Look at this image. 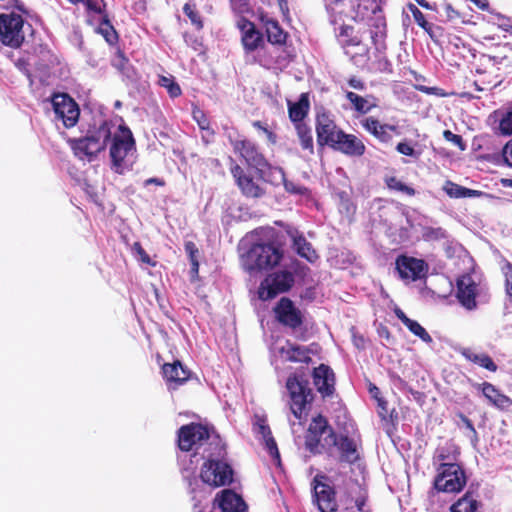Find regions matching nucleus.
<instances>
[{
	"label": "nucleus",
	"instance_id": "obj_1",
	"mask_svg": "<svg viewBox=\"0 0 512 512\" xmlns=\"http://www.w3.org/2000/svg\"><path fill=\"white\" fill-rule=\"evenodd\" d=\"M304 446L312 455L336 458L339 463L353 465L360 460L357 441L348 434L337 433L322 414L311 419L304 435Z\"/></svg>",
	"mask_w": 512,
	"mask_h": 512
},
{
	"label": "nucleus",
	"instance_id": "obj_2",
	"mask_svg": "<svg viewBox=\"0 0 512 512\" xmlns=\"http://www.w3.org/2000/svg\"><path fill=\"white\" fill-rule=\"evenodd\" d=\"M240 256H284L286 235L273 227H258L239 243Z\"/></svg>",
	"mask_w": 512,
	"mask_h": 512
},
{
	"label": "nucleus",
	"instance_id": "obj_3",
	"mask_svg": "<svg viewBox=\"0 0 512 512\" xmlns=\"http://www.w3.org/2000/svg\"><path fill=\"white\" fill-rule=\"evenodd\" d=\"M112 126L110 121L100 120L89 127L84 137L70 139L69 144L74 154L83 159L105 150L112 137Z\"/></svg>",
	"mask_w": 512,
	"mask_h": 512
},
{
	"label": "nucleus",
	"instance_id": "obj_4",
	"mask_svg": "<svg viewBox=\"0 0 512 512\" xmlns=\"http://www.w3.org/2000/svg\"><path fill=\"white\" fill-rule=\"evenodd\" d=\"M307 267L303 266L297 258H291V263L284 270L268 274L260 283L258 297L262 301L275 298L278 294L288 292L294 285L295 275H306Z\"/></svg>",
	"mask_w": 512,
	"mask_h": 512
},
{
	"label": "nucleus",
	"instance_id": "obj_5",
	"mask_svg": "<svg viewBox=\"0 0 512 512\" xmlns=\"http://www.w3.org/2000/svg\"><path fill=\"white\" fill-rule=\"evenodd\" d=\"M286 389L289 407L294 417L298 420L306 418L315 398L309 381L296 373L292 374L286 380Z\"/></svg>",
	"mask_w": 512,
	"mask_h": 512
},
{
	"label": "nucleus",
	"instance_id": "obj_6",
	"mask_svg": "<svg viewBox=\"0 0 512 512\" xmlns=\"http://www.w3.org/2000/svg\"><path fill=\"white\" fill-rule=\"evenodd\" d=\"M465 471L458 463H439L434 488L439 492L458 493L466 485Z\"/></svg>",
	"mask_w": 512,
	"mask_h": 512
},
{
	"label": "nucleus",
	"instance_id": "obj_7",
	"mask_svg": "<svg viewBox=\"0 0 512 512\" xmlns=\"http://www.w3.org/2000/svg\"><path fill=\"white\" fill-rule=\"evenodd\" d=\"M200 479L212 487L227 486L233 481V469L227 462L209 457L201 466Z\"/></svg>",
	"mask_w": 512,
	"mask_h": 512
},
{
	"label": "nucleus",
	"instance_id": "obj_8",
	"mask_svg": "<svg viewBox=\"0 0 512 512\" xmlns=\"http://www.w3.org/2000/svg\"><path fill=\"white\" fill-rule=\"evenodd\" d=\"M340 44L351 60L358 62L369 59L370 48L363 43L362 33L351 25H342L339 30Z\"/></svg>",
	"mask_w": 512,
	"mask_h": 512
},
{
	"label": "nucleus",
	"instance_id": "obj_9",
	"mask_svg": "<svg viewBox=\"0 0 512 512\" xmlns=\"http://www.w3.org/2000/svg\"><path fill=\"white\" fill-rule=\"evenodd\" d=\"M315 130L317 145L321 148L328 146L331 149L344 131L335 122L329 111L322 109L315 115Z\"/></svg>",
	"mask_w": 512,
	"mask_h": 512
},
{
	"label": "nucleus",
	"instance_id": "obj_10",
	"mask_svg": "<svg viewBox=\"0 0 512 512\" xmlns=\"http://www.w3.org/2000/svg\"><path fill=\"white\" fill-rule=\"evenodd\" d=\"M120 134H115L112 138L110 147V158L112 169L118 173H123V163L128 153L135 148V140L131 130L125 125L119 126Z\"/></svg>",
	"mask_w": 512,
	"mask_h": 512
},
{
	"label": "nucleus",
	"instance_id": "obj_11",
	"mask_svg": "<svg viewBox=\"0 0 512 512\" xmlns=\"http://www.w3.org/2000/svg\"><path fill=\"white\" fill-rule=\"evenodd\" d=\"M211 429L207 425L191 422L177 431V446L183 452L202 446L210 438Z\"/></svg>",
	"mask_w": 512,
	"mask_h": 512
},
{
	"label": "nucleus",
	"instance_id": "obj_12",
	"mask_svg": "<svg viewBox=\"0 0 512 512\" xmlns=\"http://www.w3.org/2000/svg\"><path fill=\"white\" fill-rule=\"evenodd\" d=\"M51 101L55 119L61 121L65 128L74 127L80 116L77 102L67 93H55Z\"/></svg>",
	"mask_w": 512,
	"mask_h": 512
},
{
	"label": "nucleus",
	"instance_id": "obj_13",
	"mask_svg": "<svg viewBox=\"0 0 512 512\" xmlns=\"http://www.w3.org/2000/svg\"><path fill=\"white\" fill-rule=\"evenodd\" d=\"M23 24L24 20L19 14H1L0 39L2 43L12 48L20 47L24 41Z\"/></svg>",
	"mask_w": 512,
	"mask_h": 512
},
{
	"label": "nucleus",
	"instance_id": "obj_14",
	"mask_svg": "<svg viewBox=\"0 0 512 512\" xmlns=\"http://www.w3.org/2000/svg\"><path fill=\"white\" fill-rule=\"evenodd\" d=\"M276 320L284 327L296 330L304 324V315L288 297H282L273 308Z\"/></svg>",
	"mask_w": 512,
	"mask_h": 512
},
{
	"label": "nucleus",
	"instance_id": "obj_15",
	"mask_svg": "<svg viewBox=\"0 0 512 512\" xmlns=\"http://www.w3.org/2000/svg\"><path fill=\"white\" fill-rule=\"evenodd\" d=\"M325 475H316L313 479V497L320 512H336L338 504L335 489L323 480Z\"/></svg>",
	"mask_w": 512,
	"mask_h": 512
},
{
	"label": "nucleus",
	"instance_id": "obj_16",
	"mask_svg": "<svg viewBox=\"0 0 512 512\" xmlns=\"http://www.w3.org/2000/svg\"><path fill=\"white\" fill-rule=\"evenodd\" d=\"M231 145L234 152L239 154L240 157L245 160L246 164L255 169V171L261 169V167L267 166L268 160L254 142L243 138L232 140Z\"/></svg>",
	"mask_w": 512,
	"mask_h": 512
},
{
	"label": "nucleus",
	"instance_id": "obj_17",
	"mask_svg": "<svg viewBox=\"0 0 512 512\" xmlns=\"http://www.w3.org/2000/svg\"><path fill=\"white\" fill-rule=\"evenodd\" d=\"M428 264L423 258H396V271L404 281H417L427 277Z\"/></svg>",
	"mask_w": 512,
	"mask_h": 512
},
{
	"label": "nucleus",
	"instance_id": "obj_18",
	"mask_svg": "<svg viewBox=\"0 0 512 512\" xmlns=\"http://www.w3.org/2000/svg\"><path fill=\"white\" fill-rule=\"evenodd\" d=\"M231 174L241 193L247 198H261L266 195V189L259 185L252 176L247 175L244 169L235 164L231 167Z\"/></svg>",
	"mask_w": 512,
	"mask_h": 512
},
{
	"label": "nucleus",
	"instance_id": "obj_19",
	"mask_svg": "<svg viewBox=\"0 0 512 512\" xmlns=\"http://www.w3.org/2000/svg\"><path fill=\"white\" fill-rule=\"evenodd\" d=\"M237 27L241 31V43L246 53H252L264 44L262 33L249 19L241 17Z\"/></svg>",
	"mask_w": 512,
	"mask_h": 512
},
{
	"label": "nucleus",
	"instance_id": "obj_20",
	"mask_svg": "<svg viewBox=\"0 0 512 512\" xmlns=\"http://www.w3.org/2000/svg\"><path fill=\"white\" fill-rule=\"evenodd\" d=\"M162 376L169 390H176L191 377V372L179 360L162 365Z\"/></svg>",
	"mask_w": 512,
	"mask_h": 512
},
{
	"label": "nucleus",
	"instance_id": "obj_21",
	"mask_svg": "<svg viewBox=\"0 0 512 512\" xmlns=\"http://www.w3.org/2000/svg\"><path fill=\"white\" fill-rule=\"evenodd\" d=\"M313 383L323 398L331 397L335 392V374L326 364L313 369Z\"/></svg>",
	"mask_w": 512,
	"mask_h": 512
},
{
	"label": "nucleus",
	"instance_id": "obj_22",
	"mask_svg": "<svg viewBox=\"0 0 512 512\" xmlns=\"http://www.w3.org/2000/svg\"><path fill=\"white\" fill-rule=\"evenodd\" d=\"M477 287L473 278L468 274L462 275L457 280L456 297L460 304L468 310L475 309L477 306Z\"/></svg>",
	"mask_w": 512,
	"mask_h": 512
},
{
	"label": "nucleus",
	"instance_id": "obj_23",
	"mask_svg": "<svg viewBox=\"0 0 512 512\" xmlns=\"http://www.w3.org/2000/svg\"><path fill=\"white\" fill-rule=\"evenodd\" d=\"M349 157H361L366 152V146L363 141L354 134L343 131L339 139L332 148Z\"/></svg>",
	"mask_w": 512,
	"mask_h": 512
},
{
	"label": "nucleus",
	"instance_id": "obj_24",
	"mask_svg": "<svg viewBox=\"0 0 512 512\" xmlns=\"http://www.w3.org/2000/svg\"><path fill=\"white\" fill-rule=\"evenodd\" d=\"M473 387L480 391L487 401L498 409L505 410L512 405V400L490 382L474 383Z\"/></svg>",
	"mask_w": 512,
	"mask_h": 512
},
{
	"label": "nucleus",
	"instance_id": "obj_25",
	"mask_svg": "<svg viewBox=\"0 0 512 512\" xmlns=\"http://www.w3.org/2000/svg\"><path fill=\"white\" fill-rule=\"evenodd\" d=\"M222 512H246L247 505L243 498L230 489H224L216 495L215 502Z\"/></svg>",
	"mask_w": 512,
	"mask_h": 512
},
{
	"label": "nucleus",
	"instance_id": "obj_26",
	"mask_svg": "<svg viewBox=\"0 0 512 512\" xmlns=\"http://www.w3.org/2000/svg\"><path fill=\"white\" fill-rule=\"evenodd\" d=\"M284 234L286 235V241L290 240L291 248L298 256H310L315 253L312 244L297 228L288 225Z\"/></svg>",
	"mask_w": 512,
	"mask_h": 512
},
{
	"label": "nucleus",
	"instance_id": "obj_27",
	"mask_svg": "<svg viewBox=\"0 0 512 512\" xmlns=\"http://www.w3.org/2000/svg\"><path fill=\"white\" fill-rule=\"evenodd\" d=\"M370 38L377 52L382 53L386 50L387 24L384 16L378 15L372 19Z\"/></svg>",
	"mask_w": 512,
	"mask_h": 512
},
{
	"label": "nucleus",
	"instance_id": "obj_28",
	"mask_svg": "<svg viewBox=\"0 0 512 512\" xmlns=\"http://www.w3.org/2000/svg\"><path fill=\"white\" fill-rule=\"evenodd\" d=\"M288 116L293 124L302 123L310 111L309 93H302L296 102L287 101Z\"/></svg>",
	"mask_w": 512,
	"mask_h": 512
},
{
	"label": "nucleus",
	"instance_id": "obj_29",
	"mask_svg": "<svg viewBox=\"0 0 512 512\" xmlns=\"http://www.w3.org/2000/svg\"><path fill=\"white\" fill-rule=\"evenodd\" d=\"M360 123L365 131L374 136L380 142L389 143L392 140L391 134L385 132L384 124L380 123L377 118L373 116L365 117L360 121Z\"/></svg>",
	"mask_w": 512,
	"mask_h": 512
},
{
	"label": "nucleus",
	"instance_id": "obj_30",
	"mask_svg": "<svg viewBox=\"0 0 512 512\" xmlns=\"http://www.w3.org/2000/svg\"><path fill=\"white\" fill-rule=\"evenodd\" d=\"M460 354L467 360L470 361L490 372H496L498 366L493 359L486 353H476L471 348H462Z\"/></svg>",
	"mask_w": 512,
	"mask_h": 512
},
{
	"label": "nucleus",
	"instance_id": "obj_31",
	"mask_svg": "<svg viewBox=\"0 0 512 512\" xmlns=\"http://www.w3.org/2000/svg\"><path fill=\"white\" fill-rule=\"evenodd\" d=\"M395 315L408 328V330L411 333L419 337L423 342H432V337L425 330V328L422 327L421 324L418 323L416 320L410 319L400 308L395 309Z\"/></svg>",
	"mask_w": 512,
	"mask_h": 512
},
{
	"label": "nucleus",
	"instance_id": "obj_32",
	"mask_svg": "<svg viewBox=\"0 0 512 512\" xmlns=\"http://www.w3.org/2000/svg\"><path fill=\"white\" fill-rule=\"evenodd\" d=\"M481 503L473 491L468 490L461 498L451 505V512H480Z\"/></svg>",
	"mask_w": 512,
	"mask_h": 512
},
{
	"label": "nucleus",
	"instance_id": "obj_33",
	"mask_svg": "<svg viewBox=\"0 0 512 512\" xmlns=\"http://www.w3.org/2000/svg\"><path fill=\"white\" fill-rule=\"evenodd\" d=\"M245 258L243 266L251 275L269 270L280 263L282 258Z\"/></svg>",
	"mask_w": 512,
	"mask_h": 512
},
{
	"label": "nucleus",
	"instance_id": "obj_34",
	"mask_svg": "<svg viewBox=\"0 0 512 512\" xmlns=\"http://www.w3.org/2000/svg\"><path fill=\"white\" fill-rule=\"evenodd\" d=\"M267 40L272 45L283 46L286 44L288 33L274 19L267 20L265 23Z\"/></svg>",
	"mask_w": 512,
	"mask_h": 512
},
{
	"label": "nucleus",
	"instance_id": "obj_35",
	"mask_svg": "<svg viewBox=\"0 0 512 512\" xmlns=\"http://www.w3.org/2000/svg\"><path fill=\"white\" fill-rule=\"evenodd\" d=\"M257 177L271 185L278 186L284 181L285 172L281 167L273 166L267 161V166L256 171Z\"/></svg>",
	"mask_w": 512,
	"mask_h": 512
},
{
	"label": "nucleus",
	"instance_id": "obj_36",
	"mask_svg": "<svg viewBox=\"0 0 512 512\" xmlns=\"http://www.w3.org/2000/svg\"><path fill=\"white\" fill-rule=\"evenodd\" d=\"M300 146L309 154H314V140L311 127L305 122L294 124Z\"/></svg>",
	"mask_w": 512,
	"mask_h": 512
},
{
	"label": "nucleus",
	"instance_id": "obj_37",
	"mask_svg": "<svg viewBox=\"0 0 512 512\" xmlns=\"http://www.w3.org/2000/svg\"><path fill=\"white\" fill-rule=\"evenodd\" d=\"M96 32L101 34L110 45L117 44L119 36L110 21L109 14H105L104 17L99 19V26L97 27Z\"/></svg>",
	"mask_w": 512,
	"mask_h": 512
},
{
	"label": "nucleus",
	"instance_id": "obj_38",
	"mask_svg": "<svg viewBox=\"0 0 512 512\" xmlns=\"http://www.w3.org/2000/svg\"><path fill=\"white\" fill-rule=\"evenodd\" d=\"M286 357L291 362L310 363L312 358L310 356V349L304 346L288 344L287 349L284 350Z\"/></svg>",
	"mask_w": 512,
	"mask_h": 512
},
{
	"label": "nucleus",
	"instance_id": "obj_39",
	"mask_svg": "<svg viewBox=\"0 0 512 512\" xmlns=\"http://www.w3.org/2000/svg\"><path fill=\"white\" fill-rule=\"evenodd\" d=\"M111 65L117 69L122 75L127 78H131L134 72L129 59L125 56L124 52L118 48L115 52L114 57L111 60Z\"/></svg>",
	"mask_w": 512,
	"mask_h": 512
},
{
	"label": "nucleus",
	"instance_id": "obj_40",
	"mask_svg": "<svg viewBox=\"0 0 512 512\" xmlns=\"http://www.w3.org/2000/svg\"><path fill=\"white\" fill-rule=\"evenodd\" d=\"M368 494L362 490L357 497L353 500H347L346 505L342 508L341 512H372L367 508Z\"/></svg>",
	"mask_w": 512,
	"mask_h": 512
},
{
	"label": "nucleus",
	"instance_id": "obj_41",
	"mask_svg": "<svg viewBox=\"0 0 512 512\" xmlns=\"http://www.w3.org/2000/svg\"><path fill=\"white\" fill-rule=\"evenodd\" d=\"M158 85L165 88L171 98H177L182 94L180 85L176 82L175 77L172 75H160L158 79Z\"/></svg>",
	"mask_w": 512,
	"mask_h": 512
},
{
	"label": "nucleus",
	"instance_id": "obj_42",
	"mask_svg": "<svg viewBox=\"0 0 512 512\" xmlns=\"http://www.w3.org/2000/svg\"><path fill=\"white\" fill-rule=\"evenodd\" d=\"M183 13L189 18L191 24L197 31L204 28V21L195 3H185L183 6Z\"/></svg>",
	"mask_w": 512,
	"mask_h": 512
},
{
	"label": "nucleus",
	"instance_id": "obj_43",
	"mask_svg": "<svg viewBox=\"0 0 512 512\" xmlns=\"http://www.w3.org/2000/svg\"><path fill=\"white\" fill-rule=\"evenodd\" d=\"M384 183L390 190H395L408 196H414L416 194V191L413 187L403 183L395 176H385Z\"/></svg>",
	"mask_w": 512,
	"mask_h": 512
},
{
	"label": "nucleus",
	"instance_id": "obj_44",
	"mask_svg": "<svg viewBox=\"0 0 512 512\" xmlns=\"http://www.w3.org/2000/svg\"><path fill=\"white\" fill-rule=\"evenodd\" d=\"M409 11L411 12L415 22L432 38L434 39V35H433V25L431 23H429L424 14L419 10V8L412 4V3H409L407 5Z\"/></svg>",
	"mask_w": 512,
	"mask_h": 512
},
{
	"label": "nucleus",
	"instance_id": "obj_45",
	"mask_svg": "<svg viewBox=\"0 0 512 512\" xmlns=\"http://www.w3.org/2000/svg\"><path fill=\"white\" fill-rule=\"evenodd\" d=\"M443 190L452 198L469 197L474 192L473 190L460 186L450 180H447L443 185Z\"/></svg>",
	"mask_w": 512,
	"mask_h": 512
},
{
	"label": "nucleus",
	"instance_id": "obj_46",
	"mask_svg": "<svg viewBox=\"0 0 512 512\" xmlns=\"http://www.w3.org/2000/svg\"><path fill=\"white\" fill-rule=\"evenodd\" d=\"M83 4L85 5L89 15L88 23L91 25L94 23V18L90 17V13L97 14L100 18L104 17L105 14H108L104 0H84Z\"/></svg>",
	"mask_w": 512,
	"mask_h": 512
},
{
	"label": "nucleus",
	"instance_id": "obj_47",
	"mask_svg": "<svg viewBox=\"0 0 512 512\" xmlns=\"http://www.w3.org/2000/svg\"><path fill=\"white\" fill-rule=\"evenodd\" d=\"M346 99L353 105L355 111L360 114H366L369 112V107L366 105V98L360 96L352 91H347L345 94Z\"/></svg>",
	"mask_w": 512,
	"mask_h": 512
},
{
	"label": "nucleus",
	"instance_id": "obj_48",
	"mask_svg": "<svg viewBox=\"0 0 512 512\" xmlns=\"http://www.w3.org/2000/svg\"><path fill=\"white\" fill-rule=\"evenodd\" d=\"M501 270L505 277L506 292L510 302L512 303V264L506 260L503 261Z\"/></svg>",
	"mask_w": 512,
	"mask_h": 512
},
{
	"label": "nucleus",
	"instance_id": "obj_49",
	"mask_svg": "<svg viewBox=\"0 0 512 512\" xmlns=\"http://www.w3.org/2000/svg\"><path fill=\"white\" fill-rule=\"evenodd\" d=\"M193 116L201 130H205L210 136L214 135V131L210 127L209 119L201 110L195 111Z\"/></svg>",
	"mask_w": 512,
	"mask_h": 512
},
{
	"label": "nucleus",
	"instance_id": "obj_50",
	"mask_svg": "<svg viewBox=\"0 0 512 512\" xmlns=\"http://www.w3.org/2000/svg\"><path fill=\"white\" fill-rule=\"evenodd\" d=\"M443 137L446 141L452 143L453 145L457 146L461 151H464L466 149V143L464 142L461 135L454 134L450 130H444L443 131Z\"/></svg>",
	"mask_w": 512,
	"mask_h": 512
},
{
	"label": "nucleus",
	"instance_id": "obj_51",
	"mask_svg": "<svg viewBox=\"0 0 512 512\" xmlns=\"http://www.w3.org/2000/svg\"><path fill=\"white\" fill-rule=\"evenodd\" d=\"M499 130L503 135H512V110L505 113L501 118Z\"/></svg>",
	"mask_w": 512,
	"mask_h": 512
},
{
	"label": "nucleus",
	"instance_id": "obj_52",
	"mask_svg": "<svg viewBox=\"0 0 512 512\" xmlns=\"http://www.w3.org/2000/svg\"><path fill=\"white\" fill-rule=\"evenodd\" d=\"M423 237L426 240H437V239L445 238L446 231L441 227H438V228L427 227L423 231Z\"/></svg>",
	"mask_w": 512,
	"mask_h": 512
},
{
	"label": "nucleus",
	"instance_id": "obj_53",
	"mask_svg": "<svg viewBox=\"0 0 512 512\" xmlns=\"http://www.w3.org/2000/svg\"><path fill=\"white\" fill-rule=\"evenodd\" d=\"M284 185L285 190L288 193L295 194V195H305L307 193V188L294 183L293 181H289L284 177V181L282 182Z\"/></svg>",
	"mask_w": 512,
	"mask_h": 512
},
{
	"label": "nucleus",
	"instance_id": "obj_54",
	"mask_svg": "<svg viewBox=\"0 0 512 512\" xmlns=\"http://www.w3.org/2000/svg\"><path fill=\"white\" fill-rule=\"evenodd\" d=\"M396 151L402 155L418 158L420 153L407 142H399L396 146Z\"/></svg>",
	"mask_w": 512,
	"mask_h": 512
},
{
	"label": "nucleus",
	"instance_id": "obj_55",
	"mask_svg": "<svg viewBox=\"0 0 512 512\" xmlns=\"http://www.w3.org/2000/svg\"><path fill=\"white\" fill-rule=\"evenodd\" d=\"M264 440H265L266 448H267L268 452L270 453V455L279 461L280 454L278 451L277 443H276L275 439L273 438L272 434L267 437H264Z\"/></svg>",
	"mask_w": 512,
	"mask_h": 512
},
{
	"label": "nucleus",
	"instance_id": "obj_56",
	"mask_svg": "<svg viewBox=\"0 0 512 512\" xmlns=\"http://www.w3.org/2000/svg\"><path fill=\"white\" fill-rule=\"evenodd\" d=\"M253 127L256 128L257 130H261L263 131L267 138L272 142V143H275L276 141V134L274 132H272L271 130L268 129V127L266 126V124H264L263 122L257 120V121H254L252 123Z\"/></svg>",
	"mask_w": 512,
	"mask_h": 512
},
{
	"label": "nucleus",
	"instance_id": "obj_57",
	"mask_svg": "<svg viewBox=\"0 0 512 512\" xmlns=\"http://www.w3.org/2000/svg\"><path fill=\"white\" fill-rule=\"evenodd\" d=\"M505 163L512 167V139L509 140L502 150Z\"/></svg>",
	"mask_w": 512,
	"mask_h": 512
},
{
	"label": "nucleus",
	"instance_id": "obj_58",
	"mask_svg": "<svg viewBox=\"0 0 512 512\" xmlns=\"http://www.w3.org/2000/svg\"><path fill=\"white\" fill-rule=\"evenodd\" d=\"M444 12L447 20L449 21H454L460 18V13L449 3L444 6Z\"/></svg>",
	"mask_w": 512,
	"mask_h": 512
},
{
	"label": "nucleus",
	"instance_id": "obj_59",
	"mask_svg": "<svg viewBox=\"0 0 512 512\" xmlns=\"http://www.w3.org/2000/svg\"><path fill=\"white\" fill-rule=\"evenodd\" d=\"M341 210H344L346 214H354L356 206L348 197L341 196Z\"/></svg>",
	"mask_w": 512,
	"mask_h": 512
},
{
	"label": "nucleus",
	"instance_id": "obj_60",
	"mask_svg": "<svg viewBox=\"0 0 512 512\" xmlns=\"http://www.w3.org/2000/svg\"><path fill=\"white\" fill-rule=\"evenodd\" d=\"M347 83L351 88L356 89V90L362 91L366 88L364 81H362L360 78H357L355 76L350 77L347 80Z\"/></svg>",
	"mask_w": 512,
	"mask_h": 512
},
{
	"label": "nucleus",
	"instance_id": "obj_61",
	"mask_svg": "<svg viewBox=\"0 0 512 512\" xmlns=\"http://www.w3.org/2000/svg\"><path fill=\"white\" fill-rule=\"evenodd\" d=\"M258 432L264 437H267L272 434L269 425L266 423L264 419H259L257 422Z\"/></svg>",
	"mask_w": 512,
	"mask_h": 512
},
{
	"label": "nucleus",
	"instance_id": "obj_62",
	"mask_svg": "<svg viewBox=\"0 0 512 512\" xmlns=\"http://www.w3.org/2000/svg\"><path fill=\"white\" fill-rule=\"evenodd\" d=\"M198 271H199V263L197 261V258H191V281L194 282L198 279Z\"/></svg>",
	"mask_w": 512,
	"mask_h": 512
},
{
	"label": "nucleus",
	"instance_id": "obj_63",
	"mask_svg": "<svg viewBox=\"0 0 512 512\" xmlns=\"http://www.w3.org/2000/svg\"><path fill=\"white\" fill-rule=\"evenodd\" d=\"M184 247L185 252L186 254H188V256H196V254L198 253V248L193 241H186Z\"/></svg>",
	"mask_w": 512,
	"mask_h": 512
},
{
	"label": "nucleus",
	"instance_id": "obj_64",
	"mask_svg": "<svg viewBox=\"0 0 512 512\" xmlns=\"http://www.w3.org/2000/svg\"><path fill=\"white\" fill-rule=\"evenodd\" d=\"M132 254H135L137 256H148L145 252V250L143 249L142 245L140 244V242L138 241H135L131 247V251H130Z\"/></svg>",
	"mask_w": 512,
	"mask_h": 512
}]
</instances>
